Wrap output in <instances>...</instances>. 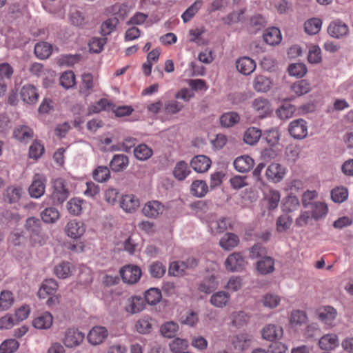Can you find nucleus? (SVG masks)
Wrapping results in <instances>:
<instances>
[{
    "label": "nucleus",
    "mask_w": 353,
    "mask_h": 353,
    "mask_svg": "<svg viewBox=\"0 0 353 353\" xmlns=\"http://www.w3.org/2000/svg\"><path fill=\"white\" fill-rule=\"evenodd\" d=\"M271 80L265 76L258 75L253 81V88L258 92H266L272 88Z\"/></svg>",
    "instance_id": "nucleus-28"
},
{
    "label": "nucleus",
    "mask_w": 353,
    "mask_h": 353,
    "mask_svg": "<svg viewBox=\"0 0 353 353\" xmlns=\"http://www.w3.org/2000/svg\"><path fill=\"white\" fill-rule=\"evenodd\" d=\"M219 285L216 277L214 274L205 277L200 283L198 290L205 294H210L215 290Z\"/></svg>",
    "instance_id": "nucleus-22"
},
{
    "label": "nucleus",
    "mask_w": 353,
    "mask_h": 353,
    "mask_svg": "<svg viewBox=\"0 0 353 353\" xmlns=\"http://www.w3.org/2000/svg\"><path fill=\"white\" fill-rule=\"evenodd\" d=\"M120 275L124 283L134 284L137 283L142 274L141 268L135 265H126L119 271Z\"/></svg>",
    "instance_id": "nucleus-3"
},
{
    "label": "nucleus",
    "mask_w": 353,
    "mask_h": 353,
    "mask_svg": "<svg viewBox=\"0 0 353 353\" xmlns=\"http://www.w3.org/2000/svg\"><path fill=\"white\" fill-rule=\"evenodd\" d=\"M19 345V342L15 339L6 340L0 345V352L13 353L18 349Z\"/></svg>",
    "instance_id": "nucleus-62"
},
{
    "label": "nucleus",
    "mask_w": 353,
    "mask_h": 353,
    "mask_svg": "<svg viewBox=\"0 0 353 353\" xmlns=\"http://www.w3.org/2000/svg\"><path fill=\"white\" fill-rule=\"evenodd\" d=\"M21 99L28 103L34 104L38 101L39 94L37 92L36 88L32 85H25L21 90Z\"/></svg>",
    "instance_id": "nucleus-17"
},
{
    "label": "nucleus",
    "mask_w": 353,
    "mask_h": 353,
    "mask_svg": "<svg viewBox=\"0 0 353 353\" xmlns=\"http://www.w3.org/2000/svg\"><path fill=\"white\" fill-rule=\"evenodd\" d=\"M128 157L124 154H115L110 162V167L114 172L124 170L128 165Z\"/></svg>",
    "instance_id": "nucleus-27"
},
{
    "label": "nucleus",
    "mask_w": 353,
    "mask_h": 353,
    "mask_svg": "<svg viewBox=\"0 0 353 353\" xmlns=\"http://www.w3.org/2000/svg\"><path fill=\"white\" fill-rule=\"evenodd\" d=\"M190 173V170L188 169V163L184 161L178 162L173 170L174 177L179 181L184 180Z\"/></svg>",
    "instance_id": "nucleus-41"
},
{
    "label": "nucleus",
    "mask_w": 353,
    "mask_h": 353,
    "mask_svg": "<svg viewBox=\"0 0 353 353\" xmlns=\"http://www.w3.org/2000/svg\"><path fill=\"white\" fill-rule=\"evenodd\" d=\"M239 241L236 234L227 232L220 239L219 245L225 250H231L239 245Z\"/></svg>",
    "instance_id": "nucleus-21"
},
{
    "label": "nucleus",
    "mask_w": 353,
    "mask_h": 353,
    "mask_svg": "<svg viewBox=\"0 0 353 353\" xmlns=\"http://www.w3.org/2000/svg\"><path fill=\"white\" fill-rule=\"evenodd\" d=\"M52 188L51 199L54 204H61L68 199L69 192L63 179L59 178L53 181Z\"/></svg>",
    "instance_id": "nucleus-2"
},
{
    "label": "nucleus",
    "mask_w": 353,
    "mask_h": 353,
    "mask_svg": "<svg viewBox=\"0 0 353 353\" xmlns=\"http://www.w3.org/2000/svg\"><path fill=\"white\" fill-rule=\"evenodd\" d=\"M230 299V294L225 291H219L213 294L210 298V303L216 307H223Z\"/></svg>",
    "instance_id": "nucleus-33"
},
{
    "label": "nucleus",
    "mask_w": 353,
    "mask_h": 353,
    "mask_svg": "<svg viewBox=\"0 0 353 353\" xmlns=\"http://www.w3.org/2000/svg\"><path fill=\"white\" fill-rule=\"evenodd\" d=\"M288 132L294 139H303L307 135V122L303 119L292 121L289 124Z\"/></svg>",
    "instance_id": "nucleus-5"
},
{
    "label": "nucleus",
    "mask_w": 353,
    "mask_h": 353,
    "mask_svg": "<svg viewBox=\"0 0 353 353\" xmlns=\"http://www.w3.org/2000/svg\"><path fill=\"white\" fill-rule=\"evenodd\" d=\"M14 298L10 291H3L0 296V311L8 310L13 304Z\"/></svg>",
    "instance_id": "nucleus-55"
},
{
    "label": "nucleus",
    "mask_w": 353,
    "mask_h": 353,
    "mask_svg": "<svg viewBox=\"0 0 353 353\" xmlns=\"http://www.w3.org/2000/svg\"><path fill=\"white\" fill-rule=\"evenodd\" d=\"M52 316L49 312H45L43 314L35 318L32 322L33 326L37 329H48L52 325Z\"/></svg>",
    "instance_id": "nucleus-31"
},
{
    "label": "nucleus",
    "mask_w": 353,
    "mask_h": 353,
    "mask_svg": "<svg viewBox=\"0 0 353 353\" xmlns=\"http://www.w3.org/2000/svg\"><path fill=\"white\" fill-rule=\"evenodd\" d=\"M310 208L312 210V216L315 220L325 216L327 212V206L322 202H314Z\"/></svg>",
    "instance_id": "nucleus-46"
},
{
    "label": "nucleus",
    "mask_w": 353,
    "mask_h": 353,
    "mask_svg": "<svg viewBox=\"0 0 353 353\" xmlns=\"http://www.w3.org/2000/svg\"><path fill=\"white\" fill-rule=\"evenodd\" d=\"M202 4L203 2L201 0H197L190 6L181 15L183 22L187 23L190 21L201 8Z\"/></svg>",
    "instance_id": "nucleus-47"
},
{
    "label": "nucleus",
    "mask_w": 353,
    "mask_h": 353,
    "mask_svg": "<svg viewBox=\"0 0 353 353\" xmlns=\"http://www.w3.org/2000/svg\"><path fill=\"white\" fill-rule=\"evenodd\" d=\"M322 21L319 18H311L304 23L305 32L310 35L317 34L321 28Z\"/></svg>",
    "instance_id": "nucleus-38"
},
{
    "label": "nucleus",
    "mask_w": 353,
    "mask_h": 353,
    "mask_svg": "<svg viewBox=\"0 0 353 353\" xmlns=\"http://www.w3.org/2000/svg\"><path fill=\"white\" fill-rule=\"evenodd\" d=\"M257 271L263 275L270 274L274 270V259L270 256H265L256 263Z\"/></svg>",
    "instance_id": "nucleus-20"
},
{
    "label": "nucleus",
    "mask_w": 353,
    "mask_h": 353,
    "mask_svg": "<svg viewBox=\"0 0 353 353\" xmlns=\"http://www.w3.org/2000/svg\"><path fill=\"white\" fill-rule=\"evenodd\" d=\"M65 231L68 236L76 239L85 233V228L82 222L72 220L67 223Z\"/></svg>",
    "instance_id": "nucleus-16"
},
{
    "label": "nucleus",
    "mask_w": 353,
    "mask_h": 353,
    "mask_svg": "<svg viewBox=\"0 0 353 353\" xmlns=\"http://www.w3.org/2000/svg\"><path fill=\"white\" fill-rule=\"evenodd\" d=\"M112 104L109 103L106 99H100L96 104H93L89 106L88 110V115H90L93 113H99L101 110H105L110 109Z\"/></svg>",
    "instance_id": "nucleus-56"
},
{
    "label": "nucleus",
    "mask_w": 353,
    "mask_h": 353,
    "mask_svg": "<svg viewBox=\"0 0 353 353\" xmlns=\"http://www.w3.org/2000/svg\"><path fill=\"white\" fill-rule=\"evenodd\" d=\"M60 84L65 89L73 87L75 84V75L72 71L63 72L60 77Z\"/></svg>",
    "instance_id": "nucleus-58"
},
{
    "label": "nucleus",
    "mask_w": 353,
    "mask_h": 353,
    "mask_svg": "<svg viewBox=\"0 0 353 353\" xmlns=\"http://www.w3.org/2000/svg\"><path fill=\"white\" fill-rule=\"evenodd\" d=\"M254 110L258 114V117L263 118L270 112V103L263 98L256 99L252 103Z\"/></svg>",
    "instance_id": "nucleus-29"
},
{
    "label": "nucleus",
    "mask_w": 353,
    "mask_h": 353,
    "mask_svg": "<svg viewBox=\"0 0 353 353\" xmlns=\"http://www.w3.org/2000/svg\"><path fill=\"white\" fill-rule=\"evenodd\" d=\"M249 25L250 30L254 33H256L265 28L268 25V22L265 17L262 14H256L250 17Z\"/></svg>",
    "instance_id": "nucleus-32"
},
{
    "label": "nucleus",
    "mask_w": 353,
    "mask_h": 353,
    "mask_svg": "<svg viewBox=\"0 0 353 353\" xmlns=\"http://www.w3.org/2000/svg\"><path fill=\"white\" fill-rule=\"evenodd\" d=\"M233 165L239 172L245 173L252 169L254 165V161L248 155H243L236 158Z\"/></svg>",
    "instance_id": "nucleus-14"
},
{
    "label": "nucleus",
    "mask_w": 353,
    "mask_h": 353,
    "mask_svg": "<svg viewBox=\"0 0 353 353\" xmlns=\"http://www.w3.org/2000/svg\"><path fill=\"white\" fill-rule=\"evenodd\" d=\"M211 160L205 155L195 156L190 161L192 169L199 173L207 172L211 165Z\"/></svg>",
    "instance_id": "nucleus-9"
},
{
    "label": "nucleus",
    "mask_w": 353,
    "mask_h": 353,
    "mask_svg": "<svg viewBox=\"0 0 353 353\" xmlns=\"http://www.w3.org/2000/svg\"><path fill=\"white\" fill-rule=\"evenodd\" d=\"M267 249L261 243H256L250 249V257L252 259L266 256Z\"/></svg>",
    "instance_id": "nucleus-64"
},
{
    "label": "nucleus",
    "mask_w": 353,
    "mask_h": 353,
    "mask_svg": "<svg viewBox=\"0 0 353 353\" xmlns=\"http://www.w3.org/2000/svg\"><path fill=\"white\" fill-rule=\"evenodd\" d=\"M45 152L43 144L38 140H34L29 148V157L34 159L40 158Z\"/></svg>",
    "instance_id": "nucleus-53"
},
{
    "label": "nucleus",
    "mask_w": 353,
    "mask_h": 353,
    "mask_svg": "<svg viewBox=\"0 0 353 353\" xmlns=\"http://www.w3.org/2000/svg\"><path fill=\"white\" fill-rule=\"evenodd\" d=\"M145 307L144 298L139 296H134L128 299V304L125 307L128 312L136 314L141 312Z\"/></svg>",
    "instance_id": "nucleus-23"
},
{
    "label": "nucleus",
    "mask_w": 353,
    "mask_h": 353,
    "mask_svg": "<svg viewBox=\"0 0 353 353\" xmlns=\"http://www.w3.org/2000/svg\"><path fill=\"white\" fill-rule=\"evenodd\" d=\"M283 328L277 325L268 324L262 330V336L264 339L274 341L283 336Z\"/></svg>",
    "instance_id": "nucleus-10"
},
{
    "label": "nucleus",
    "mask_w": 353,
    "mask_h": 353,
    "mask_svg": "<svg viewBox=\"0 0 353 353\" xmlns=\"http://www.w3.org/2000/svg\"><path fill=\"white\" fill-rule=\"evenodd\" d=\"M41 216L45 223H52L59 218V212L55 208H48L41 213Z\"/></svg>",
    "instance_id": "nucleus-49"
},
{
    "label": "nucleus",
    "mask_w": 353,
    "mask_h": 353,
    "mask_svg": "<svg viewBox=\"0 0 353 353\" xmlns=\"http://www.w3.org/2000/svg\"><path fill=\"white\" fill-rule=\"evenodd\" d=\"M247 264L248 262L240 252H233L228 256L225 261L226 270L230 272H241Z\"/></svg>",
    "instance_id": "nucleus-4"
},
{
    "label": "nucleus",
    "mask_w": 353,
    "mask_h": 353,
    "mask_svg": "<svg viewBox=\"0 0 353 353\" xmlns=\"http://www.w3.org/2000/svg\"><path fill=\"white\" fill-rule=\"evenodd\" d=\"M107 42V38H99V37H93L89 42V48L90 50L94 53H99L103 49L104 45Z\"/></svg>",
    "instance_id": "nucleus-57"
},
{
    "label": "nucleus",
    "mask_w": 353,
    "mask_h": 353,
    "mask_svg": "<svg viewBox=\"0 0 353 353\" xmlns=\"http://www.w3.org/2000/svg\"><path fill=\"white\" fill-rule=\"evenodd\" d=\"M339 344V339L335 334H325L319 341L320 348L325 350H334Z\"/></svg>",
    "instance_id": "nucleus-24"
},
{
    "label": "nucleus",
    "mask_w": 353,
    "mask_h": 353,
    "mask_svg": "<svg viewBox=\"0 0 353 353\" xmlns=\"http://www.w3.org/2000/svg\"><path fill=\"white\" fill-rule=\"evenodd\" d=\"M286 173V169L279 163H272L265 170L267 179L272 183H276L283 180Z\"/></svg>",
    "instance_id": "nucleus-6"
},
{
    "label": "nucleus",
    "mask_w": 353,
    "mask_h": 353,
    "mask_svg": "<svg viewBox=\"0 0 353 353\" xmlns=\"http://www.w3.org/2000/svg\"><path fill=\"white\" fill-rule=\"evenodd\" d=\"M292 223V219L288 214L280 216L276 221V229L279 232L287 230Z\"/></svg>",
    "instance_id": "nucleus-63"
},
{
    "label": "nucleus",
    "mask_w": 353,
    "mask_h": 353,
    "mask_svg": "<svg viewBox=\"0 0 353 353\" xmlns=\"http://www.w3.org/2000/svg\"><path fill=\"white\" fill-rule=\"evenodd\" d=\"M4 200L9 203L17 202L21 198V189L14 187H8L4 194Z\"/></svg>",
    "instance_id": "nucleus-50"
},
{
    "label": "nucleus",
    "mask_w": 353,
    "mask_h": 353,
    "mask_svg": "<svg viewBox=\"0 0 353 353\" xmlns=\"http://www.w3.org/2000/svg\"><path fill=\"white\" fill-rule=\"evenodd\" d=\"M93 179L99 183H104L110 178V171L107 166H98L92 172Z\"/></svg>",
    "instance_id": "nucleus-42"
},
{
    "label": "nucleus",
    "mask_w": 353,
    "mask_h": 353,
    "mask_svg": "<svg viewBox=\"0 0 353 353\" xmlns=\"http://www.w3.org/2000/svg\"><path fill=\"white\" fill-rule=\"evenodd\" d=\"M162 299L161 291L159 288H151L146 290L144 294L145 303L150 305H155Z\"/></svg>",
    "instance_id": "nucleus-36"
},
{
    "label": "nucleus",
    "mask_w": 353,
    "mask_h": 353,
    "mask_svg": "<svg viewBox=\"0 0 353 353\" xmlns=\"http://www.w3.org/2000/svg\"><path fill=\"white\" fill-rule=\"evenodd\" d=\"M280 133L277 130H270L265 131L261 136V141L265 142L269 147H274L279 144Z\"/></svg>",
    "instance_id": "nucleus-34"
},
{
    "label": "nucleus",
    "mask_w": 353,
    "mask_h": 353,
    "mask_svg": "<svg viewBox=\"0 0 353 353\" xmlns=\"http://www.w3.org/2000/svg\"><path fill=\"white\" fill-rule=\"evenodd\" d=\"M236 67L240 73L248 75L255 70L256 63L253 59L243 57L236 61Z\"/></svg>",
    "instance_id": "nucleus-19"
},
{
    "label": "nucleus",
    "mask_w": 353,
    "mask_h": 353,
    "mask_svg": "<svg viewBox=\"0 0 353 353\" xmlns=\"http://www.w3.org/2000/svg\"><path fill=\"white\" fill-rule=\"evenodd\" d=\"M299 200L295 196H288L282 203V210L285 213H290L296 210L299 207Z\"/></svg>",
    "instance_id": "nucleus-39"
},
{
    "label": "nucleus",
    "mask_w": 353,
    "mask_h": 353,
    "mask_svg": "<svg viewBox=\"0 0 353 353\" xmlns=\"http://www.w3.org/2000/svg\"><path fill=\"white\" fill-rule=\"evenodd\" d=\"M14 137L20 142L27 143L32 139L34 132L28 125H20L17 126L13 131Z\"/></svg>",
    "instance_id": "nucleus-18"
},
{
    "label": "nucleus",
    "mask_w": 353,
    "mask_h": 353,
    "mask_svg": "<svg viewBox=\"0 0 353 353\" xmlns=\"http://www.w3.org/2000/svg\"><path fill=\"white\" fill-rule=\"evenodd\" d=\"M139 199L133 194H126L122 196L120 201L121 208L128 213L134 212L139 207Z\"/></svg>",
    "instance_id": "nucleus-15"
},
{
    "label": "nucleus",
    "mask_w": 353,
    "mask_h": 353,
    "mask_svg": "<svg viewBox=\"0 0 353 353\" xmlns=\"http://www.w3.org/2000/svg\"><path fill=\"white\" fill-rule=\"evenodd\" d=\"M108 336V330L103 326H95L89 332L88 340L92 345L101 343Z\"/></svg>",
    "instance_id": "nucleus-13"
},
{
    "label": "nucleus",
    "mask_w": 353,
    "mask_h": 353,
    "mask_svg": "<svg viewBox=\"0 0 353 353\" xmlns=\"http://www.w3.org/2000/svg\"><path fill=\"white\" fill-rule=\"evenodd\" d=\"M190 191L194 196L202 198L208 193V186L205 181L196 180L192 182Z\"/></svg>",
    "instance_id": "nucleus-37"
},
{
    "label": "nucleus",
    "mask_w": 353,
    "mask_h": 353,
    "mask_svg": "<svg viewBox=\"0 0 353 353\" xmlns=\"http://www.w3.org/2000/svg\"><path fill=\"white\" fill-rule=\"evenodd\" d=\"M54 274L59 279H65L70 274V264L68 262H61L54 268Z\"/></svg>",
    "instance_id": "nucleus-60"
},
{
    "label": "nucleus",
    "mask_w": 353,
    "mask_h": 353,
    "mask_svg": "<svg viewBox=\"0 0 353 353\" xmlns=\"http://www.w3.org/2000/svg\"><path fill=\"white\" fill-rule=\"evenodd\" d=\"M336 316V310L331 306L325 307L323 311L321 312L319 314V319L328 325H331L332 324Z\"/></svg>",
    "instance_id": "nucleus-44"
},
{
    "label": "nucleus",
    "mask_w": 353,
    "mask_h": 353,
    "mask_svg": "<svg viewBox=\"0 0 353 353\" xmlns=\"http://www.w3.org/2000/svg\"><path fill=\"white\" fill-rule=\"evenodd\" d=\"M163 205L157 201H149L142 209L143 214L149 218H156L162 212Z\"/></svg>",
    "instance_id": "nucleus-26"
},
{
    "label": "nucleus",
    "mask_w": 353,
    "mask_h": 353,
    "mask_svg": "<svg viewBox=\"0 0 353 353\" xmlns=\"http://www.w3.org/2000/svg\"><path fill=\"white\" fill-rule=\"evenodd\" d=\"M348 196L347 189L344 187H337L331 192V198L335 203H343Z\"/></svg>",
    "instance_id": "nucleus-52"
},
{
    "label": "nucleus",
    "mask_w": 353,
    "mask_h": 353,
    "mask_svg": "<svg viewBox=\"0 0 353 353\" xmlns=\"http://www.w3.org/2000/svg\"><path fill=\"white\" fill-rule=\"evenodd\" d=\"M84 334L78 330L68 329L63 339L66 347H73L79 345L83 340Z\"/></svg>",
    "instance_id": "nucleus-11"
},
{
    "label": "nucleus",
    "mask_w": 353,
    "mask_h": 353,
    "mask_svg": "<svg viewBox=\"0 0 353 353\" xmlns=\"http://www.w3.org/2000/svg\"><path fill=\"white\" fill-rule=\"evenodd\" d=\"M263 38L264 41L270 46L277 45L281 41V32L279 28L275 27L267 28L263 33Z\"/></svg>",
    "instance_id": "nucleus-25"
},
{
    "label": "nucleus",
    "mask_w": 353,
    "mask_h": 353,
    "mask_svg": "<svg viewBox=\"0 0 353 353\" xmlns=\"http://www.w3.org/2000/svg\"><path fill=\"white\" fill-rule=\"evenodd\" d=\"M25 228L30 233V239L34 243L43 245L46 243L48 236L41 234V221L35 217H29L26 219Z\"/></svg>",
    "instance_id": "nucleus-1"
},
{
    "label": "nucleus",
    "mask_w": 353,
    "mask_h": 353,
    "mask_svg": "<svg viewBox=\"0 0 353 353\" xmlns=\"http://www.w3.org/2000/svg\"><path fill=\"white\" fill-rule=\"evenodd\" d=\"M290 75L299 78L303 77L307 72V68L302 63L291 64L288 68Z\"/></svg>",
    "instance_id": "nucleus-59"
},
{
    "label": "nucleus",
    "mask_w": 353,
    "mask_h": 353,
    "mask_svg": "<svg viewBox=\"0 0 353 353\" xmlns=\"http://www.w3.org/2000/svg\"><path fill=\"white\" fill-rule=\"evenodd\" d=\"M261 136L262 132L260 129L255 127H250L245 132L243 141L245 143L253 145L259 141Z\"/></svg>",
    "instance_id": "nucleus-30"
},
{
    "label": "nucleus",
    "mask_w": 353,
    "mask_h": 353,
    "mask_svg": "<svg viewBox=\"0 0 353 353\" xmlns=\"http://www.w3.org/2000/svg\"><path fill=\"white\" fill-rule=\"evenodd\" d=\"M240 120L239 115L235 112L224 113L220 117V123L223 127L230 128L237 123Z\"/></svg>",
    "instance_id": "nucleus-40"
},
{
    "label": "nucleus",
    "mask_w": 353,
    "mask_h": 353,
    "mask_svg": "<svg viewBox=\"0 0 353 353\" xmlns=\"http://www.w3.org/2000/svg\"><path fill=\"white\" fill-rule=\"evenodd\" d=\"M296 110L294 105L285 103L277 110L276 114L280 119H288L293 116Z\"/></svg>",
    "instance_id": "nucleus-54"
},
{
    "label": "nucleus",
    "mask_w": 353,
    "mask_h": 353,
    "mask_svg": "<svg viewBox=\"0 0 353 353\" xmlns=\"http://www.w3.org/2000/svg\"><path fill=\"white\" fill-rule=\"evenodd\" d=\"M152 150L143 143L139 145L134 150V157L140 161L148 159L152 157Z\"/></svg>",
    "instance_id": "nucleus-43"
},
{
    "label": "nucleus",
    "mask_w": 353,
    "mask_h": 353,
    "mask_svg": "<svg viewBox=\"0 0 353 353\" xmlns=\"http://www.w3.org/2000/svg\"><path fill=\"white\" fill-rule=\"evenodd\" d=\"M321 50L318 46H312L308 52L307 61L312 64L319 63L321 61Z\"/></svg>",
    "instance_id": "nucleus-61"
},
{
    "label": "nucleus",
    "mask_w": 353,
    "mask_h": 353,
    "mask_svg": "<svg viewBox=\"0 0 353 353\" xmlns=\"http://www.w3.org/2000/svg\"><path fill=\"white\" fill-rule=\"evenodd\" d=\"M118 23L119 19L117 17L107 19L101 26V34L103 37L109 35L115 30Z\"/></svg>",
    "instance_id": "nucleus-45"
},
{
    "label": "nucleus",
    "mask_w": 353,
    "mask_h": 353,
    "mask_svg": "<svg viewBox=\"0 0 353 353\" xmlns=\"http://www.w3.org/2000/svg\"><path fill=\"white\" fill-rule=\"evenodd\" d=\"M148 270L152 277L160 279L164 276L166 267L161 262L155 261L150 265Z\"/></svg>",
    "instance_id": "nucleus-48"
},
{
    "label": "nucleus",
    "mask_w": 353,
    "mask_h": 353,
    "mask_svg": "<svg viewBox=\"0 0 353 353\" xmlns=\"http://www.w3.org/2000/svg\"><path fill=\"white\" fill-rule=\"evenodd\" d=\"M46 181V180L43 176L39 174L34 176V180L28 189L31 197L37 199L44 194Z\"/></svg>",
    "instance_id": "nucleus-8"
},
{
    "label": "nucleus",
    "mask_w": 353,
    "mask_h": 353,
    "mask_svg": "<svg viewBox=\"0 0 353 353\" xmlns=\"http://www.w3.org/2000/svg\"><path fill=\"white\" fill-rule=\"evenodd\" d=\"M291 89L296 95L301 96L309 92L311 86L306 80H301L293 83Z\"/></svg>",
    "instance_id": "nucleus-51"
},
{
    "label": "nucleus",
    "mask_w": 353,
    "mask_h": 353,
    "mask_svg": "<svg viewBox=\"0 0 353 353\" xmlns=\"http://www.w3.org/2000/svg\"><path fill=\"white\" fill-rule=\"evenodd\" d=\"M58 287L55 279H45L39 288L37 295L39 299H46L48 295H53L57 292Z\"/></svg>",
    "instance_id": "nucleus-12"
},
{
    "label": "nucleus",
    "mask_w": 353,
    "mask_h": 353,
    "mask_svg": "<svg viewBox=\"0 0 353 353\" xmlns=\"http://www.w3.org/2000/svg\"><path fill=\"white\" fill-rule=\"evenodd\" d=\"M327 33L335 39H342L349 33L348 26L342 21L337 19L332 21L328 28Z\"/></svg>",
    "instance_id": "nucleus-7"
},
{
    "label": "nucleus",
    "mask_w": 353,
    "mask_h": 353,
    "mask_svg": "<svg viewBox=\"0 0 353 353\" xmlns=\"http://www.w3.org/2000/svg\"><path fill=\"white\" fill-rule=\"evenodd\" d=\"M34 52L40 59H48L52 54V46L44 41L37 43L34 46Z\"/></svg>",
    "instance_id": "nucleus-35"
}]
</instances>
